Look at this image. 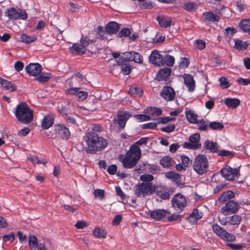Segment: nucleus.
I'll return each instance as SVG.
<instances>
[{"instance_id":"9","label":"nucleus","mask_w":250,"mask_h":250,"mask_svg":"<svg viewBox=\"0 0 250 250\" xmlns=\"http://www.w3.org/2000/svg\"><path fill=\"white\" fill-rule=\"evenodd\" d=\"M239 169L231 168L229 166H226L220 170V173L228 180H235L238 178Z\"/></svg>"},{"instance_id":"17","label":"nucleus","mask_w":250,"mask_h":250,"mask_svg":"<svg viewBox=\"0 0 250 250\" xmlns=\"http://www.w3.org/2000/svg\"><path fill=\"white\" fill-rule=\"evenodd\" d=\"M161 95L167 101L173 100L175 96L174 90L170 87L164 86L161 92Z\"/></svg>"},{"instance_id":"59","label":"nucleus","mask_w":250,"mask_h":250,"mask_svg":"<svg viewBox=\"0 0 250 250\" xmlns=\"http://www.w3.org/2000/svg\"><path fill=\"white\" fill-rule=\"evenodd\" d=\"M206 46L205 42L201 40H196L195 43V47L199 49L202 50L204 49Z\"/></svg>"},{"instance_id":"20","label":"nucleus","mask_w":250,"mask_h":250,"mask_svg":"<svg viewBox=\"0 0 250 250\" xmlns=\"http://www.w3.org/2000/svg\"><path fill=\"white\" fill-rule=\"evenodd\" d=\"M157 194L164 200L168 199L170 195V189L166 187H159L157 189Z\"/></svg>"},{"instance_id":"2","label":"nucleus","mask_w":250,"mask_h":250,"mask_svg":"<svg viewBox=\"0 0 250 250\" xmlns=\"http://www.w3.org/2000/svg\"><path fill=\"white\" fill-rule=\"evenodd\" d=\"M141 156V150L136 145H131L122 160L123 166L126 168L133 167L138 163Z\"/></svg>"},{"instance_id":"54","label":"nucleus","mask_w":250,"mask_h":250,"mask_svg":"<svg viewBox=\"0 0 250 250\" xmlns=\"http://www.w3.org/2000/svg\"><path fill=\"white\" fill-rule=\"evenodd\" d=\"M135 117L140 122L147 121L150 120V116L146 114V115H136L135 116Z\"/></svg>"},{"instance_id":"26","label":"nucleus","mask_w":250,"mask_h":250,"mask_svg":"<svg viewBox=\"0 0 250 250\" xmlns=\"http://www.w3.org/2000/svg\"><path fill=\"white\" fill-rule=\"evenodd\" d=\"M72 53H75L79 55H83L86 52V49L81 46L79 43H74L72 46L70 48Z\"/></svg>"},{"instance_id":"3","label":"nucleus","mask_w":250,"mask_h":250,"mask_svg":"<svg viewBox=\"0 0 250 250\" xmlns=\"http://www.w3.org/2000/svg\"><path fill=\"white\" fill-rule=\"evenodd\" d=\"M15 116L19 121L24 124L31 122L33 119L32 110L25 103H21L17 106Z\"/></svg>"},{"instance_id":"37","label":"nucleus","mask_w":250,"mask_h":250,"mask_svg":"<svg viewBox=\"0 0 250 250\" xmlns=\"http://www.w3.org/2000/svg\"><path fill=\"white\" fill-rule=\"evenodd\" d=\"M97 31L99 36L103 40H109L111 34L106 29L104 30L102 26H99L97 28Z\"/></svg>"},{"instance_id":"5","label":"nucleus","mask_w":250,"mask_h":250,"mask_svg":"<svg viewBox=\"0 0 250 250\" xmlns=\"http://www.w3.org/2000/svg\"><path fill=\"white\" fill-rule=\"evenodd\" d=\"M155 190V187L151 183H143L137 186L135 190V194L137 196L145 197L152 194Z\"/></svg>"},{"instance_id":"43","label":"nucleus","mask_w":250,"mask_h":250,"mask_svg":"<svg viewBox=\"0 0 250 250\" xmlns=\"http://www.w3.org/2000/svg\"><path fill=\"white\" fill-rule=\"evenodd\" d=\"M129 93L133 96L141 97L143 95V90L141 88L131 87L129 90Z\"/></svg>"},{"instance_id":"49","label":"nucleus","mask_w":250,"mask_h":250,"mask_svg":"<svg viewBox=\"0 0 250 250\" xmlns=\"http://www.w3.org/2000/svg\"><path fill=\"white\" fill-rule=\"evenodd\" d=\"M198 129L200 130L205 131L209 127V125L206 124L204 120H201L199 122L197 121Z\"/></svg>"},{"instance_id":"27","label":"nucleus","mask_w":250,"mask_h":250,"mask_svg":"<svg viewBox=\"0 0 250 250\" xmlns=\"http://www.w3.org/2000/svg\"><path fill=\"white\" fill-rule=\"evenodd\" d=\"M203 18L209 22L218 21L220 20V17L217 15L213 14L211 12H207L203 14Z\"/></svg>"},{"instance_id":"41","label":"nucleus","mask_w":250,"mask_h":250,"mask_svg":"<svg viewBox=\"0 0 250 250\" xmlns=\"http://www.w3.org/2000/svg\"><path fill=\"white\" fill-rule=\"evenodd\" d=\"M198 5L195 2H188L184 4V8L188 12H192L197 9Z\"/></svg>"},{"instance_id":"12","label":"nucleus","mask_w":250,"mask_h":250,"mask_svg":"<svg viewBox=\"0 0 250 250\" xmlns=\"http://www.w3.org/2000/svg\"><path fill=\"white\" fill-rule=\"evenodd\" d=\"M149 62L153 64L161 66L164 65L163 58L162 56L159 54L158 51L154 50L152 51L149 58Z\"/></svg>"},{"instance_id":"46","label":"nucleus","mask_w":250,"mask_h":250,"mask_svg":"<svg viewBox=\"0 0 250 250\" xmlns=\"http://www.w3.org/2000/svg\"><path fill=\"white\" fill-rule=\"evenodd\" d=\"M209 127L213 130H221L224 128V125L220 122H212L209 123Z\"/></svg>"},{"instance_id":"36","label":"nucleus","mask_w":250,"mask_h":250,"mask_svg":"<svg viewBox=\"0 0 250 250\" xmlns=\"http://www.w3.org/2000/svg\"><path fill=\"white\" fill-rule=\"evenodd\" d=\"M52 77L50 73H42L40 76L35 78V80L40 83H44L49 81V80Z\"/></svg>"},{"instance_id":"11","label":"nucleus","mask_w":250,"mask_h":250,"mask_svg":"<svg viewBox=\"0 0 250 250\" xmlns=\"http://www.w3.org/2000/svg\"><path fill=\"white\" fill-rule=\"evenodd\" d=\"M239 208V205L236 202L230 200L227 203L226 205L222 208L221 212L224 215H228L229 213L236 212Z\"/></svg>"},{"instance_id":"50","label":"nucleus","mask_w":250,"mask_h":250,"mask_svg":"<svg viewBox=\"0 0 250 250\" xmlns=\"http://www.w3.org/2000/svg\"><path fill=\"white\" fill-rule=\"evenodd\" d=\"M94 195L95 198L103 200L104 198V191L102 189H96L94 191Z\"/></svg>"},{"instance_id":"35","label":"nucleus","mask_w":250,"mask_h":250,"mask_svg":"<svg viewBox=\"0 0 250 250\" xmlns=\"http://www.w3.org/2000/svg\"><path fill=\"white\" fill-rule=\"evenodd\" d=\"M241 29L250 35V20H244L239 24Z\"/></svg>"},{"instance_id":"60","label":"nucleus","mask_w":250,"mask_h":250,"mask_svg":"<svg viewBox=\"0 0 250 250\" xmlns=\"http://www.w3.org/2000/svg\"><path fill=\"white\" fill-rule=\"evenodd\" d=\"M154 6V3L151 1L144 2L141 4V7L143 9H150Z\"/></svg>"},{"instance_id":"40","label":"nucleus","mask_w":250,"mask_h":250,"mask_svg":"<svg viewBox=\"0 0 250 250\" xmlns=\"http://www.w3.org/2000/svg\"><path fill=\"white\" fill-rule=\"evenodd\" d=\"M171 158L169 156H166L160 160V164L164 167H169L172 166Z\"/></svg>"},{"instance_id":"62","label":"nucleus","mask_w":250,"mask_h":250,"mask_svg":"<svg viewBox=\"0 0 250 250\" xmlns=\"http://www.w3.org/2000/svg\"><path fill=\"white\" fill-rule=\"evenodd\" d=\"M134 51L125 52L123 53V55L125 58V60L126 62H131L133 61V54Z\"/></svg>"},{"instance_id":"55","label":"nucleus","mask_w":250,"mask_h":250,"mask_svg":"<svg viewBox=\"0 0 250 250\" xmlns=\"http://www.w3.org/2000/svg\"><path fill=\"white\" fill-rule=\"evenodd\" d=\"M132 60L136 63H141L143 62V57L138 52H134Z\"/></svg>"},{"instance_id":"23","label":"nucleus","mask_w":250,"mask_h":250,"mask_svg":"<svg viewBox=\"0 0 250 250\" xmlns=\"http://www.w3.org/2000/svg\"><path fill=\"white\" fill-rule=\"evenodd\" d=\"M120 27V25L115 21L109 22L105 26V29L111 35L116 33Z\"/></svg>"},{"instance_id":"25","label":"nucleus","mask_w":250,"mask_h":250,"mask_svg":"<svg viewBox=\"0 0 250 250\" xmlns=\"http://www.w3.org/2000/svg\"><path fill=\"white\" fill-rule=\"evenodd\" d=\"M171 72V69L169 68L161 69L157 74V79L158 81L164 80L170 74Z\"/></svg>"},{"instance_id":"44","label":"nucleus","mask_w":250,"mask_h":250,"mask_svg":"<svg viewBox=\"0 0 250 250\" xmlns=\"http://www.w3.org/2000/svg\"><path fill=\"white\" fill-rule=\"evenodd\" d=\"M28 244L31 249H36L38 245L37 237L34 235L30 236L28 239Z\"/></svg>"},{"instance_id":"61","label":"nucleus","mask_w":250,"mask_h":250,"mask_svg":"<svg viewBox=\"0 0 250 250\" xmlns=\"http://www.w3.org/2000/svg\"><path fill=\"white\" fill-rule=\"evenodd\" d=\"M154 179L153 176L151 174H144L140 176V180L142 181L148 183L152 181Z\"/></svg>"},{"instance_id":"63","label":"nucleus","mask_w":250,"mask_h":250,"mask_svg":"<svg viewBox=\"0 0 250 250\" xmlns=\"http://www.w3.org/2000/svg\"><path fill=\"white\" fill-rule=\"evenodd\" d=\"M175 128V125L174 124L168 125L167 126H165L164 127H162L161 130L163 132H166L167 133H170L172 132Z\"/></svg>"},{"instance_id":"32","label":"nucleus","mask_w":250,"mask_h":250,"mask_svg":"<svg viewBox=\"0 0 250 250\" xmlns=\"http://www.w3.org/2000/svg\"><path fill=\"white\" fill-rule=\"evenodd\" d=\"M234 196V193L230 190H229L227 192H224L219 197L218 200L220 202L224 203L226 201L232 198Z\"/></svg>"},{"instance_id":"31","label":"nucleus","mask_w":250,"mask_h":250,"mask_svg":"<svg viewBox=\"0 0 250 250\" xmlns=\"http://www.w3.org/2000/svg\"><path fill=\"white\" fill-rule=\"evenodd\" d=\"M157 20L160 25L164 28H167L169 26L172 22L171 20L168 17H158L157 18Z\"/></svg>"},{"instance_id":"24","label":"nucleus","mask_w":250,"mask_h":250,"mask_svg":"<svg viewBox=\"0 0 250 250\" xmlns=\"http://www.w3.org/2000/svg\"><path fill=\"white\" fill-rule=\"evenodd\" d=\"M205 147L212 153L218 152L219 146L217 143L209 140H207L204 143Z\"/></svg>"},{"instance_id":"28","label":"nucleus","mask_w":250,"mask_h":250,"mask_svg":"<svg viewBox=\"0 0 250 250\" xmlns=\"http://www.w3.org/2000/svg\"><path fill=\"white\" fill-rule=\"evenodd\" d=\"M224 103L229 108H235L240 104V101L236 98H227Z\"/></svg>"},{"instance_id":"21","label":"nucleus","mask_w":250,"mask_h":250,"mask_svg":"<svg viewBox=\"0 0 250 250\" xmlns=\"http://www.w3.org/2000/svg\"><path fill=\"white\" fill-rule=\"evenodd\" d=\"M54 118L52 115H47L45 116L42 123V127L44 129H48L53 124Z\"/></svg>"},{"instance_id":"8","label":"nucleus","mask_w":250,"mask_h":250,"mask_svg":"<svg viewBox=\"0 0 250 250\" xmlns=\"http://www.w3.org/2000/svg\"><path fill=\"white\" fill-rule=\"evenodd\" d=\"M5 16L10 19L26 20L27 18V13L20 9H16L14 8H10L7 9L5 13Z\"/></svg>"},{"instance_id":"7","label":"nucleus","mask_w":250,"mask_h":250,"mask_svg":"<svg viewBox=\"0 0 250 250\" xmlns=\"http://www.w3.org/2000/svg\"><path fill=\"white\" fill-rule=\"evenodd\" d=\"M171 203L172 207L176 210L181 211L187 205V200L183 195L177 193L173 196Z\"/></svg>"},{"instance_id":"22","label":"nucleus","mask_w":250,"mask_h":250,"mask_svg":"<svg viewBox=\"0 0 250 250\" xmlns=\"http://www.w3.org/2000/svg\"><path fill=\"white\" fill-rule=\"evenodd\" d=\"M216 10L219 14L225 18H229L231 16V11L228 7L218 5L216 8Z\"/></svg>"},{"instance_id":"38","label":"nucleus","mask_w":250,"mask_h":250,"mask_svg":"<svg viewBox=\"0 0 250 250\" xmlns=\"http://www.w3.org/2000/svg\"><path fill=\"white\" fill-rule=\"evenodd\" d=\"M234 46L238 50H245L248 47V44L246 42L237 39L235 40Z\"/></svg>"},{"instance_id":"6","label":"nucleus","mask_w":250,"mask_h":250,"mask_svg":"<svg viewBox=\"0 0 250 250\" xmlns=\"http://www.w3.org/2000/svg\"><path fill=\"white\" fill-rule=\"evenodd\" d=\"M212 229L216 235L223 240L228 242H233L235 240V236L233 234L228 232L218 224H213Z\"/></svg>"},{"instance_id":"53","label":"nucleus","mask_w":250,"mask_h":250,"mask_svg":"<svg viewBox=\"0 0 250 250\" xmlns=\"http://www.w3.org/2000/svg\"><path fill=\"white\" fill-rule=\"evenodd\" d=\"M90 40L86 36H82L80 40V44L81 46L86 49V47L88 46Z\"/></svg>"},{"instance_id":"52","label":"nucleus","mask_w":250,"mask_h":250,"mask_svg":"<svg viewBox=\"0 0 250 250\" xmlns=\"http://www.w3.org/2000/svg\"><path fill=\"white\" fill-rule=\"evenodd\" d=\"M77 100L79 101L84 100L87 97V93L85 91H81L76 94Z\"/></svg>"},{"instance_id":"64","label":"nucleus","mask_w":250,"mask_h":250,"mask_svg":"<svg viewBox=\"0 0 250 250\" xmlns=\"http://www.w3.org/2000/svg\"><path fill=\"white\" fill-rule=\"evenodd\" d=\"M117 170V167L116 165H111L107 168V172L111 175L115 174Z\"/></svg>"},{"instance_id":"13","label":"nucleus","mask_w":250,"mask_h":250,"mask_svg":"<svg viewBox=\"0 0 250 250\" xmlns=\"http://www.w3.org/2000/svg\"><path fill=\"white\" fill-rule=\"evenodd\" d=\"M170 213L167 210L165 209H155L152 211H149L147 215L155 220H160L166 217L167 215H169Z\"/></svg>"},{"instance_id":"47","label":"nucleus","mask_w":250,"mask_h":250,"mask_svg":"<svg viewBox=\"0 0 250 250\" xmlns=\"http://www.w3.org/2000/svg\"><path fill=\"white\" fill-rule=\"evenodd\" d=\"M166 176L168 179H173L174 181L178 180L180 178L179 174L176 173L173 171H169L166 173Z\"/></svg>"},{"instance_id":"16","label":"nucleus","mask_w":250,"mask_h":250,"mask_svg":"<svg viewBox=\"0 0 250 250\" xmlns=\"http://www.w3.org/2000/svg\"><path fill=\"white\" fill-rule=\"evenodd\" d=\"M131 117L130 114L126 112H121L115 121L117 122L120 127L124 128L125 127L127 120Z\"/></svg>"},{"instance_id":"14","label":"nucleus","mask_w":250,"mask_h":250,"mask_svg":"<svg viewBox=\"0 0 250 250\" xmlns=\"http://www.w3.org/2000/svg\"><path fill=\"white\" fill-rule=\"evenodd\" d=\"M42 66L38 63H31L26 65L25 69L26 72L32 76H37L42 71Z\"/></svg>"},{"instance_id":"48","label":"nucleus","mask_w":250,"mask_h":250,"mask_svg":"<svg viewBox=\"0 0 250 250\" xmlns=\"http://www.w3.org/2000/svg\"><path fill=\"white\" fill-rule=\"evenodd\" d=\"M219 82L220 85L223 88H227L230 85L228 79L226 77H222L220 78L219 79Z\"/></svg>"},{"instance_id":"19","label":"nucleus","mask_w":250,"mask_h":250,"mask_svg":"<svg viewBox=\"0 0 250 250\" xmlns=\"http://www.w3.org/2000/svg\"><path fill=\"white\" fill-rule=\"evenodd\" d=\"M145 113L150 116V120L153 119V118L160 116L162 113L161 109L155 107H148L145 110Z\"/></svg>"},{"instance_id":"39","label":"nucleus","mask_w":250,"mask_h":250,"mask_svg":"<svg viewBox=\"0 0 250 250\" xmlns=\"http://www.w3.org/2000/svg\"><path fill=\"white\" fill-rule=\"evenodd\" d=\"M202 217V212H199L197 209H194L192 214L189 215V219L190 220V221H191V219H193L194 222L196 223Z\"/></svg>"},{"instance_id":"18","label":"nucleus","mask_w":250,"mask_h":250,"mask_svg":"<svg viewBox=\"0 0 250 250\" xmlns=\"http://www.w3.org/2000/svg\"><path fill=\"white\" fill-rule=\"evenodd\" d=\"M184 83L190 91H193L195 88V81L190 74H185L184 75Z\"/></svg>"},{"instance_id":"51","label":"nucleus","mask_w":250,"mask_h":250,"mask_svg":"<svg viewBox=\"0 0 250 250\" xmlns=\"http://www.w3.org/2000/svg\"><path fill=\"white\" fill-rule=\"evenodd\" d=\"M236 32V29L234 28L228 27L225 30V34L229 38H230Z\"/></svg>"},{"instance_id":"29","label":"nucleus","mask_w":250,"mask_h":250,"mask_svg":"<svg viewBox=\"0 0 250 250\" xmlns=\"http://www.w3.org/2000/svg\"><path fill=\"white\" fill-rule=\"evenodd\" d=\"M92 234L97 238H104L106 236L107 232L104 229L96 227L92 231Z\"/></svg>"},{"instance_id":"56","label":"nucleus","mask_w":250,"mask_h":250,"mask_svg":"<svg viewBox=\"0 0 250 250\" xmlns=\"http://www.w3.org/2000/svg\"><path fill=\"white\" fill-rule=\"evenodd\" d=\"M28 159H29L31 162L33 164H42L43 165H45L46 163V161L44 160H40L38 158V157L36 156H32L31 157H28Z\"/></svg>"},{"instance_id":"15","label":"nucleus","mask_w":250,"mask_h":250,"mask_svg":"<svg viewBox=\"0 0 250 250\" xmlns=\"http://www.w3.org/2000/svg\"><path fill=\"white\" fill-rule=\"evenodd\" d=\"M55 130L56 133L63 139H68L70 135L69 129L62 124L55 125Z\"/></svg>"},{"instance_id":"42","label":"nucleus","mask_w":250,"mask_h":250,"mask_svg":"<svg viewBox=\"0 0 250 250\" xmlns=\"http://www.w3.org/2000/svg\"><path fill=\"white\" fill-rule=\"evenodd\" d=\"M229 223L232 225H238L242 220V218L238 215H234L230 217H228L227 219Z\"/></svg>"},{"instance_id":"57","label":"nucleus","mask_w":250,"mask_h":250,"mask_svg":"<svg viewBox=\"0 0 250 250\" xmlns=\"http://www.w3.org/2000/svg\"><path fill=\"white\" fill-rule=\"evenodd\" d=\"M182 163L186 167H188V166L191 164L192 161L187 156L185 155H182L181 157Z\"/></svg>"},{"instance_id":"10","label":"nucleus","mask_w":250,"mask_h":250,"mask_svg":"<svg viewBox=\"0 0 250 250\" xmlns=\"http://www.w3.org/2000/svg\"><path fill=\"white\" fill-rule=\"evenodd\" d=\"M200 138L199 133H195L191 135L189 138V142H185L183 147L187 149H196L199 148L201 146L199 143Z\"/></svg>"},{"instance_id":"34","label":"nucleus","mask_w":250,"mask_h":250,"mask_svg":"<svg viewBox=\"0 0 250 250\" xmlns=\"http://www.w3.org/2000/svg\"><path fill=\"white\" fill-rule=\"evenodd\" d=\"M21 41L26 44L30 43L36 41L37 37L35 36H28L26 34H22L21 35Z\"/></svg>"},{"instance_id":"45","label":"nucleus","mask_w":250,"mask_h":250,"mask_svg":"<svg viewBox=\"0 0 250 250\" xmlns=\"http://www.w3.org/2000/svg\"><path fill=\"white\" fill-rule=\"evenodd\" d=\"M163 61L164 65L166 64L168 66H171L174 63L175 59L174 58L169 55H166L163 58Z\"/></svg>"},{"instance_id":"58","label":"nucleus","mask_w":250,"mask_h":250,"mask_svg":"<svg viewBox=\"0 0 250 250\" xmlns=\"http://www.w3.org/2000/svg\"><path fill=\"white\" fill-rule=\"evenodd\" d=\"M131 31L128 28L122 29L120 33L118 34V37L119 38H122L123 37H127L131 34Z\"/></svg>"},{"instance_id":"33","label":"nucleus","mask_w":250,"mask_h":250,"mask_svg":"<svg viewBox=\"0 0 250 250\" xmlns=\"http://www.w3.org/2000/svg\"><path fill=\"white\" fill-rule=\"evenodd\" d=\"M186 115L187 119L190 123L193 124L197 123V115L195 114L192 110H189L186 111Z\"/></svg>"},{"instance_id":"30","label":"nucleus","mask_w":250,"mask_h":250,"mask_svg":"<svg viewBox=\"0 0 250 250\" xmlns=\"http://www.w3.org/2000/svg\"><path fill=\"white\" fill-rule=\"evenodd\" d=\"M0 83L1 85L6 90L10 92L16 90V87L11 82L0 78Z\"/></svg>"},{"instance_id":"1","label":"nucleus","mask_w":250,"mask_h":250,"mask_svg":"<svg viewBox=\"0 0 250 250\" xmlns=\"http://www.w3.org/2000/svg\"><path fill=\"white\" fill-rule=\"evenodd\" d=\"M85 141L87 145L85 150L89 153H95L97 151L104 149L107 146V141L100 136L94 131L86 133Z\"/></svg>"},{"instance_id":"4","label":"nucleus","mask_w":250,"mask_h":250,"mask_svg":"<svg viewBox=\"0 0 250 250\" xmlns=\"http://www.w3.org/2000/svg\"><path fill=\"white\" fill-rule=\"evenodd\" d=\"M194 171L199 175H203L208 170V162L207 157L203 154L196 156L193 163Z\"/></svg>"}]
</instances>
